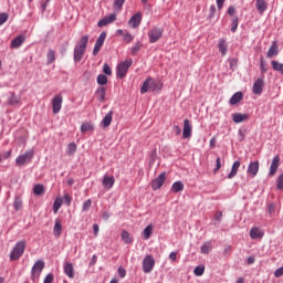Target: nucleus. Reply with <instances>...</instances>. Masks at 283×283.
<instances>
[{
  "mask_svg": "<svg viewBox=\"0 0 283 283\" xmlns=\"http://www.w3.org/2000/svg\"><path fill=\"white\" fill-rule=\"evenodd\" d=\"M163 90V83L156 82L154 77H147L140 88V94H147V92H160Z\"/></svg>",
  "mask_w": 283,
  "mask_h": 283,
  "instance_id": "f257e3e1",
  "label": "nucleus"
},
{
  "mask_svg": "<svg viewBox=\"0 0 283 283\" xmlns=\"http://www.w3.org/2000/svg\"><path fill=\"white\" fill-rule=\"evenodd\" d=\"M133 64H134V60H132V57H128L123 62H119L116 66L117 78H125L127 76V72H129V69L132 67Z\"/></svg>",
  "mask_w": 283,
  "mask_h": 283,
  "instance_id": "f03ea898",
  "label": "nucleus"
},
{
  "mask_svg": "<svg viewBox=\"0 0 283 283\" xmlns=\"http://www.w3.org/2000/svg\"><path fill=\"white\" fill-rule=\"evenodd\" d=\"M25 240L18 241L15 245L13 247L11 253H10V260L11 262H14L25 253V247H27Z\"/></svg>",
  "mask_w": 283,
  "mask_h": 283,
  "instance_id": "7ed1b4c3",
  "label": "nucleus"
},
{
  "mask_svg": "<svg viewBox=\"0 0 283 283\" xmlns=\"http://www.w3.org/2000/svg\"><path fill=\"white\" fill-rule=\"evenodd\" d=\"M32 158H34V149H29L24 154L19 155L15 158V165L18 167H23L25 165H30V163H32Z\"/></svg>",
  "mask_w": 283,
  "mask_h": 283,
  "instance_id": "20e7f679",
  "label": "nucleus"
},
{
  "mask_svg": "<svg viewBox=\"0 0 283 283\" xmlns=\"http://www.w3.org/2000/svg\"><path fill=\"white\" fill-rule=\"evenodd\" d=\"M44 269H45V262L43 260H38L31 269V280L33 282L34 280H39Z\"/></svg>",
  "mask_w": 283,
  "mask_h": 283,
  "instance_id": "39448f33",
  "label": "nucleus"
},
{
  "mask_svg": "<svg viewBox=\"0 0 283 283\" xmlns=\"http://www.w3.org/2000/svg\"><path fill=\"white\" fill-rule=\"evenodd\" d=\"M164 32H165V30H163V28L153 27L148 31V41H149V43H158V41H160V39H163V33Z\"/></svg>",
  "mask_w": 283,
  "mask_h": 283,
  "instance_id": "423d86ee",
  "label": "nucleus"
},
{
  "mask_svg": "<svg viewBox=\"0 0 283 283\" xmlns=\"http://www.w3.org/2000/svg\"><path fill=\"white\" fill-rule=\"evenodd\" d=\"M142 266L144 273H151L154 266H156V260L151 254H147L142 262Z\"/></svg>",
  "mask_w": 283,
  "mask_h": 283,
  "instance_id": "0eeeda50",
  "label": "nucleus"
},
{
  "mask_svg": "<svg viewBox=\"0 0 283 283\" xmlns=\"http://www.w3.org/2000/svg\"><path fill=\"white\" fill-rule=\"evenodd\" d=\"M262 92H264V75H261L254 83L252 87V94L256 96H261Z\"/></svg>",
  "mask_w": 283,
  "mask_h": 283,
  "instance_id": "6e6552de",
  "label": "nucleus"
},
{
  "mask_svg": "<svg viewBox=\"0 0 283 283\" xmlns=\"http://www.w3.org/2000/svg\"><path fill=\"white\" fill-rule=\"evenodd\" d=\"M51 105L53 107V114H59V112H61V109L63 107V95H61V94L55 95L51 99Z\"/></svg>",
  "mask_w": 283,
  "mask_h": 283,
  "instance_id": "1a4fd4ad",
  "label": "nucleus"
},
{
  "mask_svg": "<svg viewBox=\"0 0 283 283\" xmlns=\"http://www.w3.org/2000/svg\"><path fill=\"white\" fill-rule=\"evenodd\" d=\"M166 178H167V175L165 172H161L157 178H155L151 181V189L154 191H158V189H160V187H163V185H165Z\"/></svg>",
  "mask_w": 283,
  "mask_h": 283,
  "instance_id": "9d476101",
  "label": "nucleus"
},
{
  "mask_svg": "<svg viewBox=\"0 0 283 283\" xmlns=\"http://www.w3.org/2000/svg\"><path fill=\"white\" fill-rule=\"evenodd\" d=\"M259 171H260V161L258 160L251 161L247 170L248 176H250L251 178H255Z\"/></svg>",
  "mask_w": 283,
  "mask_h": 283,
  "instance_id": "9b49d317",
  "label": "nucleus"
},
{
  "mask_svg": "<svg viewBox=\"0 0 283 283\" xmlns=\"http://www.w3.org/2000/svg\"><path fill=\"white\" fill-rule=\"evenodd\" d=\"M115 182H116V178H114V176L104 175L103 180H102V185H103L104 189L109 191V189H112L114 187Z\"/></svg>",
  "mask_w": 283,
  "mask_h": 283,
  "instance_id": "f8f14e48",
  "label": "nucleus"
},
{
  "mask_svg": "<svg viewBox=\"0 0 283 283\" xmlns=\"http://www.w3.org/2000/svg\"><path fill=\"white\" fill-rule=\"evenodd\" d=\"M116 21V13H112L108 17L103 18L97 22V28H105V25H109V23H114Z\"/></svg>",
  "mask_w": 283,
  "mask_h": 283,
  "instance_id": "ddd939ff",
  "label": "nucleus"
},
{
  "mask_svg": "<svg viewBox=\"0 0 283 283\" xmlns=\"http://www.w3.org/2000/svg\"><path fill=\"white\" fill-rule=\"evenodd\" d=\"M250 238L252 240H262L264 238V231L258 227H253L250 230Z\"/></svg>",
  "mask_w": 283,
  "mask_h": 283,
  "instance_id": "4468645a",
  "label": "nucleus"
},
{
  "mask_svg": "<svg viewBox=\"0 0 283 283\" xmlns=\"http://www.w3.org/2000/svg\"><path fill=\"white\" fill-rule=\"evenodd\" d=\"M279 167H280V155H276L272 159L269 176H274L275 174H277Z\"/></svg>",
  "mask_w": 283,
  "mask_h": 283,
  "instance_id": "2eb2a0df",
  "label": "nucleus"
},
{
  "mask_svg": "<svg viewBox=\"0 0 283 283\" xmlns=\"http://www.w3.org/2000/svg\"><path fill=\"white\" fill-rule=\"evenodd\" d=\"M143 21V13L137 12L135 13L128 21L129 25H132L133 29L138 28Z\"/></svg>",
  "mask_w": 283,
  "mask_h": 283,
  "instance_id": "dca6fc26",
  "label": "nucleus"
},
{
  "mask_svg": "<svg viewBox=\"0 0 283 283\" xmlns=\"http://www.w3.org/2000/svg\"><path fill=\"white\" fill-rule=\"evenodd\" d=\"M63 270L64 275H67L70 280H74V264L70 263V261H64Z\"/></svg>",
  "mask_w": 283,
  "mask_h": 283,
  "instance_id": "f3484780",
  "label": "nucleus"
},
{
  "mask_svg": "<svg viewBox=\"0 0 283 283\" xmlns=\"http://www.w3.org/2000/svg\"><path fill=\"white\" fill-rule=\"evenodd\" d=\"M83 54H85V49H82L81 46L75 45L74 48V62L75 63H81L83 61Z\"/></svg>",
  "mask_w": 283,
  "mask_h": 283,
  "instance_id": "a211bd4d",
  "label": "nucleus"
},
{
  "mask_svg": "<svg viewBox=\"0 0 283 283\" xmlns=\"http://www.w3.org/2000/svg\"><path fill=\"white\" fill-rule=\"evenodd\" d=\"M62 233H63V223H61V219L56 218L54 228H53V234L55 238H61Z\"/></svg>",
  "mask_w": 283,
  "mask_h": 283,
  "instance_id": "6ab92c4d",
  "label": "nucleus"
},
{
  "mask_svg": "<svg viewBox=\"0 0 283 283\" xmlns=\"http://www.w3.org/2000/svg\"><path fill=\"white\" fill-rule=\"evenodd\" d=\"M182 138H191V122L189 119L184 120Z\"/></svg>",
  "mask_w": 283,
  "mask_h": 283,
  "instance_id": "aec40b11",
  "label": "nucleus"
},
{
  "mask_svg": "<svg viewBox=\"0 0 283 283\" xmlns=\"http://www.w3.org/2000/svg\"><path fill=\"white\" fill-rule=\"evenodd\" d=\"M232 120L235 124L244 123V120H249V114L234 113L232 114Z\"/></svg>",
  "mask_w": 283,
  "mask_h": 283,
  "instance_id": "412c9836",
  "label": "nucleus"
},
{
  "mask_svg": "<svg viewBox=\"0 0 283 283\" xmlns=\"http://www.w3.org/2000/svg\"><path fill=\"white\" fill-rule=\"evenodd\" d=\"M219 52H221L222 56H227V52L229 50V43H227L226 39H220L218 42Z\"/></svg>",
  "mask_w": 283,
  "mask_h": 283,
  "instance_id": "4be33fe9",
  "label": "nucleus"
},
{
  "mask_svg": "<svg viewBox=\"0 0 283 283\" xmlns=\"http://www.w3.org/2000/svg\"><path fill=\"white\" fill-rule=\"evenodd\" d=\"M114 111H109L101 122L102 127H109L112 125Z\"/></svg>",
  "mask_w": 283,
  "mask_h": 283,
  "instance_id": "5701e85b",
  "label": "nucleus"
},
{
  "mask_svg": "<svg viewBox=\"0 0 283 283\" xmlns=\"http://www.w3.org/2000/svg\"><path fill=\"white\" fill-rule=\"evenodd\" d=\"M255 8L260 14H264L269 8V4L266 3V0H256Z\"/></svg>",
  "mask_w": 283,
  "mask_h": 283,
  "instance_id": "b1692460",
  "label": "nucleus"
},
{
  "mask_svg": "<svg viewBox=\"0 0 283 283\" xmlns=\"http://www.w3.org/2000/svg\"><path fill=\"white\" fill-rule=\"evenodd\" d=\"M23 43H25V36L24 35H18L17 38H14L11 41V48L12 49L21 48V45H23Z\"/></svg>",
  "mask_w": 283,
  "mask_h": 283,
  "instance_id": "393cba45",
  "label": "nucleus"
},
{
  "mask_svg": "<svg viewBox=\"0 0 283 283\" xmlns=\"http://www.w3.org/2000/svg\"><path fill=\"white\" fill-rule=\"evenodd\" d=\"M213 249V243L211 241H206L200 248V251L203 255H208V253H211Z\"/></svg>",
  "mask_w": 283,
  "mask_h": 283,
  "instance_id": "a878e982",
  "label": "nucleus"
},
{
  "mask_svg": "<svg viewBox=\"0 0 283 283\" xmlns=\"http://www.w3.org/2000/svg\"><path fill=\"white\" fill-rule=\"evenodd\" d=\"M240 165H241L240 160H237L233 163L231 171L228 175L229 180H231L232 178H235V176H238V169H240Z\"/></svg>",
  "mask_w": 283,
  "mask_h": 283,
  "instance_id": "bb28decb",
  "label": "nucleus"
},
{
  "mask_svg": "<svg viewBox=\"0 0 283 283\" xmlns=\"http://www.w3.org/2000/svg\"><path fill=\"white\" fill-rule=\"evenodd\" d=\"M277 54H280V51L277 50V43L273 42L268 51V59H273V56H277Z\"/></svg>",
  "mask_w": 283,
  "mask_h": 283,
  "instance_id": "cd10ccee",
  "label": "nucleus"
},
{
  "mask_svg": "<svg viewBox=\"0 0 283 283\" xmlns=\"http://www.w3.org/2000/svg\"><path fill=\"white\" fill-rule=\"evenodd\" d=\"M151 233H154V226L148 224L142 232V235H143L144 240H149V238H151Z\"/></svg>",
  "mask_w": 283,
  "mask_h": 283,
  "instance_id": "c85d7f7f",
  "label": "nucleus"
},
{
  "mask_svg": "<svg viewBox=\"0 0 283 283\" xmlns=\"http://www.w3.org/2000/svg\"><path fill=\"white\" fill-rule=\"evenodd\" d=\"M185 190V184H182V181H175L171 186V191H174V193H180V191Z\"/></svg>",
  "mask_w": 283,
  "mask_h": 283,
  "instance_id": "c756f323",
  "label": "nucleus"
},
{
  "mask_svg": "<svg viewBox=\"0 0 283 283\" xmlns=\"http://www.w3.org/2000/svg\"><path fill=\"white\" fill-rule=\"evenodd\" d=\"M122 240L125 244H132V242H134V238L127 230L122 231Z\"/></svg>",
  "mask_w": 283,
  "mask_h": 283,
  "instance_id": "7c9ffc66",
  "label": "nucleus"
},
{
  "mask_svg": "<svg viewBox=\"0 0 283 283\" xmlns=\"http://www.w3.org/2000/svg\"><path fill=\"white\" fill-rule=\"evenodd\" d=\"M242 92L234 93L229 101L230 105H238L242 101Z\"/></svg>",
  "mask_w": 283,
  "mask_h": 283,
  "instance_id": "2f4dec72",
  "label": "nucleus"
},
{
  "mask_svg": "<svg viewBox=\"0 0 283 283\" xmlns=\"http://www.w3.org/2000/svg\"><path fill=\"white\" fill-rule=\"evenodd\" d=\"M8 105H21V97L17 96L14 93H11V96L8 99Z\"/></svg>",
  "mask_w": 283,
  "mask_h": 283,
  "instance_id": "473e14b6",
  "label": "nucleus"
},
{
  "mask_svg": "<svg viewBox=\"0 0 283 283\" xmlns=\"http://www.w3.org/2000/svg\"><path fill=\"white\" fill-rule=\"evenodd\" d=\"M87 43H90V35H83L78 43L76 44L77 48H82L83 50H87Z\"/></svg>",
  "mask_w": 283,
  "mask_h": 283,
  "instance_id": "72a5a7b5",
  "label": "nucleus"
},
{
  "mask_svg": "<svg viewBox=\"0 0 283 283\" xmlns=\"http://www.w3.org/2000/svg\"><path fill=\"white\" fill-rule=\"evenodd\" d=\"M56 61V52L54 50L50 49L46 53V63L48 65H52Z\"/></svg>",
  "mask_w": 283,
  "mask_h": 283,
  "instance_id": "f704fd0d",
  "label": "nucleus"
},
{
  "mask_svg": "<svg viewBox=\"0 0 283 283\" xmlns=\"http://www.w3.org/2000/svg\"><path fill=\"white\" fill-rule=\"evenodd\" d=\"M13 209L15 211H21L23 209V200L21 199V197L19 196L14 197Z\"/></svg>",
  "mask_w": 283,
  "mask_h": 283,
  "instance_id": "c9c22d12",
  "label": "nucleus"
},
{
  "mask_svg": "<svg viewBox=\"0 0 283 283\" xmlns=\"http://www.w3.org/2000/svg\"><path fill=\"white\" fill-rule=\"evenodd\" d=\"M34 196H43L45 193V186L36 184L33 188Z\"/></svg>",
  "mask_w": 283,
  "mask_h": 283,
  "instance_id": "e433bc0d",
  "label": "nucleus"
},
{
  "mask_svg": "<svg viewBox=\"0 0 283 283\" xmlns=\"http://www.w3.org/2000/svg\"><path fill=\"white\" fill-rule=\"evenodd\" d=\"M260 72H261V76H264V74L269 72V64H266V61H264V57L260 59Z\"/></svg>",
  "mask_w": 283,
  "mask_h": 283,
  "instance_id": "4c0bfd02",
  "label": "nucleus"
},
{
  "mask_svg": "<svg viewBox=\"0 0 283 283\" xmlns=\"http://www.w3.org/2000/svg\"><path fill=\"white\" fill-rule=\"evenodd\" d=\"M272 69L274 70V72H279L283 75V63H280L275 60H273L271 62Z\"/></svg>",
  "mask_w": 283,
  "mask_h": 283,
  "instance_id": "58836bf2",
  "label": "nucleus"
},
{
  "mask_svg": "<svg viewBox=\"0 0 283 283\" xmlns=\"http://www.w3.org/2000/svg\"><path fill=\"white\" fill-rule=\"evenodd\" d=\"M105 39H107V32L103 31V32L98 35V38H97V40H96V42H95V45H99L101 48H103V45H104V43H105Z\"/></svg>",
  "mask_w": 283,
  "mask_h": 283,
  "instance_id": "ea45409f",
  "label": "nucleus"
},
{
  "mask_svg": "<svg viewBox=\"0 0 283 283\" xmlns=\"http://www.w3.org/2000/svg\"><path fill=\"white\" fill-rule=\"evenodd\" d=\"M238 25H240V20L238 19V15H234L231 19V32H238Z\"/></svg>",
  "mask_w": 283,
  "mask_h": 283,
  "instance_id": "a19ab883",
  "label": "nucleus"
},
{
  "mask_svg": "<svg viewBox=\"0 0 283 283\" xmlns=\"http://www.w3.org/2000/svg\"><path fill=\"white\" fill-rule=\"evenodd\" d=\"M97 101L103 103L105 101V87H98L96 91Z\"/></svg>",
  "mask_w": 283,
  "mask_h": 283,
  "instance_id": "79ce46f5",
  "label": "nucleus"
},
{
  "mask_svg": "<svg viewBox=\"0 0 283 283\" xmlns=\"http://www.w3.org/2000/svg\"><path fill=\"white\" fill-rule=\"evenodd\" d=\"M82 134H86V132H94V126L91 123H83L81 125Z\"/></svg>",
  "mask_w": 283,
  "mask_h": 283,
  "instance_id": "37998d69",
  "label": "nucleus"
},
{
  "mask_svg": "<svg viewBox=\"0 0 283 283\" xmlns=\"http://www.w3.org/2000/svg\"><path fill=\"white\" fill-rule=\"evenodd\" d=\"M61 207H63V199H55L53 202V213H59V209H61Z\"/></svg>",
  "mask_w": 283,
  "mask_h": 283,
  "instance_id": "c03bdc74",
  "label": "nucleus"
},
{
  "mask_svg": "<svg viewBox=\"0 0 283 283\" xmlns=\"http://www.w3.org/2000/svg\"><path fill=\"white\" fill-rule=\"evenodd\" d=\"M69 156H74L76 154V143H70L67 145V150H66Z\"/></svg>",
  "mask_w": 283,
  "mask_h": 283,
  "instance_id": "a18cd8bd",
  "label": "nucleus"
},
{
  "mask_svg": "<svg viewBox=\"0 0 283 283\" xmlns=\"http://www.w3.org/2000/svg\"><path fill=\"white\" fill-rule=\"evenodd\" d=\"M193 274L197 277H200V276L205 275V265L196 266L195 270H193Z\"/></svg>",
  "mask_w": 283,
  "mask_h": 283,
  "instance_id": "49530a36",
  "label": "nucleus"
},
{
  "mask_svg": "<svg viewBox=\"0 0 283 283\" xmlns=\"http://www.w3.org/2000/svg\"><path fill=\"white\" fill-rule=\"evenodd\" d=\"M123 6H125V0H114L113 8L115 10H123Z\"/></svg>",
  "mask_w": 283,
  "mask_h": 283,
  "instance_id": "de8ad7c7",
  "label": "nucleus"
},
{
  "mask_svg": "<svg viewBox=\"0 0 283 283\" xmlns=\"http://www.w3.org/2000/svg\"><path fill=\"white\" fill-rule=\"evenodd\" d=\"M97 84L98 85H107V75H105V74L97 75Z\"/></svg>",
  "mask_w": 283,
  "mask_h": 283,
  "instance_id": "09e8293b",
  "label": "nucleus"
},
{
  "mask_svg": "<svg viewBox=\"0 0 283 283\" xmlns=\"http://www.w3.org/2000/svg\"><path fill=\"white\" fill-rule=\"evenodd\" d=\"M92 208V199H87L82 206V212L85 213Z\"/></svg>",
  "mask_w": 283,
  "mask_h": 283,
  "instance_id": "8fccbe9b",
  "label": "nucleus"
},
{
  "mask_svg": "<svg viewBox=\"0 0 283 283\" xmlns=\"http://www.w3.org/2000/svg\"><path fill=\"white\" fill-rule=\"evenodd\" d=\"M142 48H143V43L137 42V43L132 48V54H133V56H136V54L140 52Z\"/></svg>",
  "mask_w": 283,
  "mask_h": 283,
  "instance_id": "3c124183",
  "label": "nucleus"
},
{
  "mask_svg": "<svg viewBox=\"0 0 283 283\" xmlns=\"http://www.w3.org/2000/svg\"><path fill=\"white\" fill-rule=\"evenodd\" d=\"M64 200V205H66V207H70V205H72V196H70V193H65L63 197Z\"/></svg>",
  "mask_w": 283,
  "mask_h": 283,
  "instance_id": "603ef678",
  "label": "nucleus"
},
{
  "mask_svg": "<svg viewBox=\"0 0 283 283\" xmlns=\"http://www.w3.org/2000/svg\"><path fill=\"white\" fill-rule=\"evenodd\" d=\"M103 72L106 74V76H112V67L107 63L103 65Z\"/></svg>",
  "mask_w": 283,
  "mask_h": 283,
  "instance_id": "864d4df0",
  "label": "nucleus"
},
{
  "mask_svg": "<svg viewBox=\"0 0 283 283\" xmlns=\"http://www.w3.org/2000/svg\"><path fill=\"white\" fill-rule=\"evenodd\" d=\"M54 282V274L49 273L45 277L43 283H53Z\"/></svg>",
  "mask_w": 283,
  "mask_h": 283,
  "instance_id": "5fc2aeb1",
  "label": "nucleus"
},
{
  "mask_svg": "<svg viewBox=\"0 0 283 283\" xmlns=\"http://www.w3.org/2000/svg\"><path fill=\"white\" fill-rule=\"evenodd\" d=\"M124 41L125 43H132L134 41V35H132V33L124 34Z\"/></svg>",
  "mask_w": 283,
  "mask_h": 283,
  "instance_id": "6e6d98bb",
  "label": "nucleus"
},
{
  "mask_svg": "<svg viewBox=\"0 0 283 283\" xmlns=\"http://www.w3.org/2000/svg\"><path fill=\"white\" fill-rule=\"evenodd\" d=\"M221 167H222V161H221L220 157H217V159H216V167H214L213 171L214 172L216 171H220Z\"/></svg>",
  "mask_w": 283,
  "mask_h": 283,
  "instance_id": "4d7b16f0",
  "label": "nucleus"
},
{
  "mask_svg": "<svg viewBox=\"0 0 283 283\" xmlns=\"http://www.w3.org/2000/svg\"><path fill=\"white\" fill-rule=\"evenodd\" d=\"M6 21H8V13L6 12L0 13V25H3Z\"/></svg>",
  "mask_w": 283,
  "mask_h": 283,
  "instance_id": "13d9d810",
  "label": "nucleus"
},
{
  "mask_svg": "<svg viewBox=\"0 0 283 283\" xmlns=\"http://www.w3.org/2000/svg\"><path fill=\"white\" fill-rule=\"evenodd\" d=\"M216 17V4L210 6V14L208 15V19H213Z\"/></svg>",
  "mask_w": 283,
  "mask_h": 283,
  "instance_id": "bf43d9fd",
  "label": "nucleus"
},
{
  "mask_svg": "<svg viewBox=\"0 0 283 283\" xmlns=\"http://www.w3.org/2000/svg\"><path fill=\"white\" fill-rule=\"evenodd\" d=\"M282 275H283V266H281L274 271L275 277H282Z\"/></svg>",
  "mask_w": 283,
  "mask_h": 283,
  "instance_id": "052dcab7",
  "label": "nucleus"
},
{
  "mask_svg": "<svg viewBox=\"0 0 283 283\" xmlns=\"http://www.w3.org/2000/svg\"><path fill=\"white\" fill-rule=\"evenodd\" d=\"M119 277H125L127 275V271L124 268H118L117 270Z\"/></svg>",
  "mask_w": 283,
  "mask_h": 283,
  "instance_id": "680f3d73",
  "label": "nucleus"
},
{
  "mask_svg": "<svg viewBox=\"0 0 283 283\" xmlns=\"http://www.w3.org/2000/svg\"><path fill=\"white\" fill-rule=\"evenodd\" d=\"M2 156V160H8L12 156V150H8L7 153L0 155Z\"/></svg>",
  "mask_w": 283,
  "mask_h": 283,
  "instance_id": "e2e57ef3",
  "label": "nucleus"
},
{
  "mask_svg": "<svg viewBox=\"0 0 283 283\" xmlns=\"http://www.w3.org/2000/svg\"><path fill=\"white\" fill-rule=\"evenodd\" d=\"M178 258V252H170L169 260L171 262H176V259Z\"/></svg>",
  "mask_w": 283,
  "mask_h": 283,
  "instance_id": "0e129e2a",
  "label": "nucleus"
},
{
  "mask_svg": "<svg viewBox=\"0 0 283 283\" xmlns=\"http://www.w3.org/2000/svg\"><path fill=\"white\" fill-rule=\"evenodd\" d=\"M228 14L230 17H233V14H235V7L231 6L228 8Z\"/></svg>",
  "mask_w": 283,
  "mask_h": 283,
  "instance_id": "69168bd1",
  "label": "nucleus"
},
{
  "mask_svg": "<svg viewBox=\"0 0 283 283\" xmlns=\"http://www.w3.org/2000/svg\"><path fill=\"white\" fill-rule=\"evenodd\" d=\"M214 220H217L218 222H220V220H222V211L216 212Z\"/></svg>",
  "mask_w": 283,
  "mask_h": 283,
  "instance_id": "338daca9",
  "label": "nucleus"
},
{
  "mask_svg": "<svg viewBox=\"0 0 283 283\" xmlns=\"http://www.w3.org/2000/svg\"><path fill=\"white\" fill-rule=\"evenodd\" d=\"M93 231H94V235L95 238L98 235V231H99V228H98V224L97 223H94L93 224Z\"/></svg>",
  "mask_w": 283,
  "mask_h": 283,
  "instance_id": "774afa93",
  "label": "nucleus"
}]
</instances>
